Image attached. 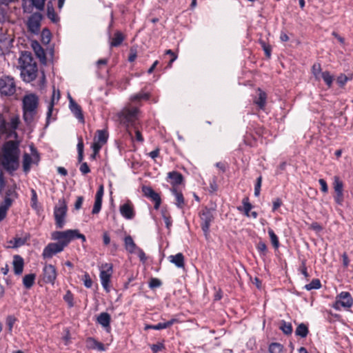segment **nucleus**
I'll list each match as a JSON object with an SVG mask.
<instances>
[{
	"mask_svg": "<svg viewBox=\"0 0 353 353\" xmlns=\"http://www.w3.org/2000/svg\"><path fill=\"white\" fill-rule=\"evenodd\" d=\"M20 149L17 141H6L1 150L0 157L1 164L9 173L16 171L19 166Z\"/></svg>",
	"mask_w": 353,
	"mask_h": 353,
	"instance_id": "nucleus-1",
	"label": "nucleus"
},
{
	"mask_svg": "<svg viewBox=\"0 0 353 353\" xmlns=\"http://www.w3.org/2000/svg\"><path fill=\"white\" fill-rule=\"evenodd\" d=\"M39 101L38 96L33 93L26 94L22 99L23 119L28 126H32L37 119Z\"/></svg>",
	"mask_w": 353,
	"mask_h": 353,
	"instance_id": "nucleus-2",
	"label": "nucleus"
},
{
	"mask_svg": "<svg viewBox=\"0 0 353 353\" xmlns=\"http://www.w3.org/2000/svg\"><path fill=\"white\" fill-rule=\"evenodd\" d=\"M19 63L21 77L25 82L30 83L36 79L38 72L37 65L31 52H23L19 59Z\"/></svg>",
	"mask_w": 353,
	"mask_h": 353,
	"instance_id": "nucleus-3",
	"label": "nucleus"
},
{
	"mask_svg": "<svg viewBox=\"0 0 353 353\" xmlns=\"http://www.w3.org/2000/svg\"><path fill=\"white\" fill-rule=\"evenodd\" d=\"M139 109L137 108H125L115 115V120L123 127L125 128L129 134L130 127H134L138 119Z\"/></svg>",
	"mask_w": 353,
	"mask_h": 353,
	"instance_id": "nucleus-4",
	"label": "nucleus"
},
{
	"mask_svg": "<svg viewBox=\"0 0 353 353\" xmlns=\"http://www.w3.org/2000/svg\"><path fill=\"white\" fill-rule=\"evenodd\" d=\"M19 116L16 114L10 117V121L7 122L3 116L0 113V136L6 135L8 137L14 136L17 137L16 130L20 124Z\"/></svg>",
	"mask_w": 353,
	"mask_h": 353,
	"instance_id": "nucleus-5",
	"label": "nucleus"
},
{
	"mask_svg": "<svg viewBox=\"0 0 353 353\" xmlns=\"http://www.w3.org/2000/svg\"><path fill=\"white\" fill-rule=\"evenodd\" d=\"M68 207L64 199H59L58 204L54 208V217L55 225L58 229H61L65 224Z\"/></svg>",
	"mask_w": 353,
	"mask_h": 353,
	"instance_id": "nucleus-6",
	"label": "nucleus"
},
{
	"mask_svg": "<svg viewBox=\"0 0 353 353\" xmlns=\"http://www.w3.org/2000/svg\"><path fill=\"white\" fill-rule=\"evenodd\" d=\"M14 79L10 76H3L0 78V94L1 96L10 97L16 92Z\"/></svg>",
	"mask_w": 353,
	"mask_h": 353,
	"instance_id": "nucleus-7",
	"label": "nucleus"
},
{
	"mask_svg": "<svg viewBox=\"0 0 353 353\" xmlns=\"http://www.w3.org/2000/svg\"><path fill=\"white\" fill-rule=\"evenodd\" d=\"M99 270L101 285L104 290L108 292L110 291V278L113 272V265L110 263H102L99 267Z\"/></svg>",
	"mask_w": 353,
	"mask_h": 353,
	"instance_id": "nucleus-8",
	"label": "nucleus"
},
{
	"mask_svg": "<svg viewBox=\"0 0 353 353\" xmlns=\"http://www.w3.org/2000/svg\"><path fill=\"white\" fill-rule=\"evenodd\" d=\"M353 305V298L348 292H341L336 297L333 303V308L336 310H341V308L349 309Z\"/></svg>",
	"mask_w": 353,
	"mask_h": 353,
	"instance_id": "nucleus-9",
	"label": "nucleus"
},
{
	"mask_svg": "<svg viewBox=\"0 0 353 353\" xmlns=\"http://www.w3.org/2000/svg\"><path fill=\"white\" fill-rule=\"evenodd\" d=\"M74 234L75 230L55 231L52 233V239L54 241H58L65 248L74 239Z\"/></svg>",
	"mask_w": 353,
	"mask_h": 353,
	"instance_id": "nucleus-10",
	"label": "nucleus"
},
{
	"mask_svg": "<svg viewBox=\"0 0 353 353\" xmlns=\"http://www.w3.org/2000/svg\"><path fill=\"white\" fill-rule=\"evenodd\" d=\"M32 155L25 153L23 156V170L28 173L30 172L32 163L37 164L40 160V157L37 150L34 147L30 148Z\"/></svg>",
	"mask_w": 353,
	"mask_h": 353,
	"instance_id": "nucleus-11",
	"label": "nucleus"
},
{
	"mask_svg": "<svg viewBox=\"0 0 353 353\" xmlns=\"http://www.w3.org/2000/svg\"><path fill=\"white\" fill-rule=\"evenodd\" d=\"M333 188L335 192L334 199L336 203L342 205L344 201L343 183L338 176H334Z\"/></svg>",
	"mask_w": 353,
	"mask_h": 353,
	"instance_id": "nucleus-12",
	"label": "nucleus"
},
{
	"mask_svg": "<svg viewBox=\"0 0 353 353\" xmlns=\"http://www.w3.org/2000/svg\"><path fill=\"white\" fill-rule=\"evenodd\" d=\"M200 216L201 219V226L202 230L203 231L204 234L207 235L209 233L211 223L214 219L212 212L209 208H205L201 212Z\"/></svg>",
	"mask_w": 353,
	"mask_h": 353,
	"instance_id": "nucleus-13",
	"label": "nucleus"
},
{
	"mask_svg": "<svg viewBox=\"0 0 353 353\" xmlns=\"http://www.w3.org/2000/svg\"><path fill=\"white\" fill-rule=\"evenodd\" d=\"M41 19L42 15L39 12L33 13L28 19V30L34 34H38L40 31Z\"/></svg>",
	"mask_w": 353,
	"mask_h": 353,
	"instance_id": "nucleus-14",
	"label": "nucleus"
},
{
	"mask_svg": "<svg viewBox=\"0 0 353 353\" xmlns=\"http://www.w3.org/2000/svg\"><path fill=\"white\" fill-rule=\"evenodd\" d=\"M57 276L56 268L51 264H46L43 269V280L46 283L54 285Z\"/></svg>",
	"mask_w": 353,
	"mask_h": 353,
	"instance_id": "nucleus-15",
	"label": "nucleus"
},
{
	"mask_svg": "<svg viewBox=\"0 0 353 353\" xmlns=\"http://www.w3.org/2000/svg\"><path fill=\"white\" fill-rule=\"evenodd\" d=\"M64 248L59 242L50 243L43 249L42 256L44 259H51L54 255L63 250Z\"/></svg>",
	"mask_w": 353,
	"mask_h": 353,
	"instance_id": "nucleus-16",
	"label": "nucleus"
},
{
	"mask_svg": "<svg viewBox=\"0 0 353 353\" xmlns=\"http://www.w3.org/2000/svg\"><path fill=\"white\" fill-rule=\"evenodd\" d=\"M142 192L145 196L150 199L152 202L154 203V209L158 210L161 203V199L160 195L150 186H143Z\"/></svg>",
	"mask_w": 353,
	"mask_h": 353,
	"instance_id": "nucleus-17",
	"label": "nucleus"
},
{
	"mask_svg": "<svg viewBox=\"0 0 353 353\" xmlns=\"http://www.w3.org/2000/svg\"><path fill=\"white\" fill-rule=\"evenodd\" d=\"M167 181L172 185V188H174L183 183L184 178L180 172L172 171L168 173Z\"/></svg>",
	"mask_w": 353,
	"mask_h": 353,
	"instance_id": "nucleus-18",
	"label": "nucleus"
},
{
	"mask_svg": "<svg viewBox=\"0 0 353 353\" xmlns=\"http://www.w3.org/2000/svg\"><path fill=\"white\" fill-rule=\"evenodd\" d=\"M69 98V107L71 112L74 114L76 118L81 123H84V117L82 113V110L81 107L74 101V99L71 97L70 95L68 96Z\"/></svg>",
	"mask_w": 353,
	"mask_h": 353,
	"instance_id": "nucleus-19",
	"label": "nucleus"
},
{
	"mask_svg": "<svg viewBox=\"0 0 353 353\" xmlns=\"http://www.w3.org/2000/svg\"><path fill=\"white\" fill-rule=\"evenodd\" d=\"M108 137L109 134L107 130H98L96 132V136L94 138L92 144L99 145L101 149L102 146L107 143Z\"/></svg>",
	"mask_w": 353,
	"mask_h": 353,
	"instance_id": "nucleus-20",
	"label": "nucleus"
},
{
	"mask_svg": "<svg viewBox=\"0 0 353 353\" xmlns=\"http://www.w3.org/2000/svg\"><path fill=\"white\" fill-rule=\"evenodd\" d=\"M119 210L121 214L126 219H132L135 215L132 205L130 201L121 205Z\"/></svg>",
	"mask_w": 353,
	"mask_h": 353,
	"instance_id": "nucleus-21",
	"label": "nucleus"
},
{
	"mask_svg": "<svg viewBox=\"0 0 353 353\" xmlns=\"http://www.w3.org/2000/svg\"><path fill=\"white\" fill-rule=\"evenodd\" d=\"M12 264L14 274L16 275H21L24 267L23 259L19 255H14Z\"/></svg>",
	"mask_w": 353,
	"mask_h": 353,
	"instance_id": "nucleus-22",
	"label": "nucleus"
},
{
	"mask_svg": "<svg viewBox=\"0 0 353 353\" xmlns=\"http://www.w3.org/2000/svg\"><path fill=\"white\" fill-rule=\"evenodd\" d=\"M86 347L88 349L97 350L99 351H104L105 350L103 343L97 341L92 337H89L87 339Z\"/></svg>",
	"mask_w": 353,
	"mask_h": 353,
	"instance_id": "nucleus-23",
	"label": "nucleus"
},
{
	"mask_svg": "<svg viewBox=\"0 0 353 353\" xmlns=\"http://www.w3.org/2000/svg\"><path fill=\"white\" fill-rule=\"evenodd\" d=\"M171 192L175 196V204L179 208L182 209L185 205V200L183 195L181 191L178 190V188H171Z\"/></svg>",
	"mask_w": 353,
	"mask_h": 353,
	"instance_id": "nucleus-24",
	"label": "nucleus"
},
{
	"mask_svg": "<svg viewBox=\"0 0 353 353\" xmlns=\"http://www.w3.org/2000/svg\"><path fill=\"white\" fill-rule=\"evenodd\" d=\"M124 245L127 252L130 254H134L136 250L139 248L134 243L132 237L130 235L124 238Z\"/></svg>",
	"mask_w": 353,
	"mask_h": 353,
	"instance_id": "nucleus-25",
	"label": "nucleus"
},
{
	"mask_svg": "<svg viewBox=\"0 0 353 353\" xmlns=\"http://www.w3.org/2000/svg\"><path fill=\"white\" fill-rule=\"evenodd\" d=\"M259 96L255 98L254 103L259 107V109L263 110L266 104L267 95L265 92L260 88L258 89Z\"/></svg>",
	"mask_w": 353,
	"mask_h": 353,
	"instance_id": "nucleus-26",
	"label": "nucleus"
},
{
	"mask_svg": "<svg viewBox=\"0 0 353 353\" xmlns=\"http://www.w3.org/2000/svg\"><path fill=\"white\" fill-rule=\"evenodd\" d=\"M59 98H60L59 91L58 90L57 92L56 93L55 90H54L52 94L50 102L48 106L47 123H48V120L50 119V118L52 115V110H53L54 105V101L55 100L59 101Z\"/></svg>",
	"mask_w": 353,
	"mask_h": 353,
	"instance_id": "nucleus-27",
	"label": "nucleus"
},
{
	"mask_svg": "<svg viewBox=\"0 0 353 353\" xmlns=\"http://www.w3.org/2000/svg\"><path fill=\"white\" fill-rule=\"evenodd\" d=\"M111 317L107 312H101L97 317V322L103 327H110Z\"/></svg>",
	"mask_w": 353,
	"mask_h": 353,
	"instance_id": "nucleus-28",
	"label": "nucleus"
},
{
	"mask_svg": "<svg viewBox=\"0 0 353 353\" xmlns=\"http://www.w3.org/2000/svg\"><path fill=\"white\" fill-rule=\"evenodd\" d=\"M170 261L174 263L177 268L184 267V256L182 253H177L175 255L169 256Z\"/></svg>",
	"mask_w": 353,
	"mask_h": 353,
	"instance_id": "nucleus-29",
	"label": "nucleus"
},
{
	"mask_svg": "<svg viewBox=\"0 0 353 353\" xmlns=\"http://www.w3.org/2000/svg\"><path fill=\"white\" fill-rule=\"evenodd\" d=\"M125 37L121 32H115V33L114 34V37H112V41L110 43V47L112 48L119 46L123 41Z\"/></svg>",
	"mask_w": 353,
	"mask_h": 353,
	"instance_id": "nucleus-30",
	"label": "nucleus"
},
{
	"mask_svg": "<svg viewBox=\"0 0 353 353\" xmlns=\"http://www.w3.org/2000/svg\"><path fill=\"white\" fill-rule=\"evenodd\" d=\"M47 6H48V11H47L48 17L52 22L57 23L59 21V17L54 12L52 1H49Z\"/></svg>",
	"mask_w": 353,
	"mask_h": 353,
	"instance_id": "nucleus-31",
	"label": "nucleus"
},
{
	"mask_svg": "<svg viewBox=\"0 0 353 353\" xmlns=\"http://www.w3.org/2000/svg\"><path fill=\"white\" fill-rule=\"evenodd\" d=\"M36 275L35 274H28L23 276V284L27 289H30L34 283Z\"/></svg>",
	"mask_w": 353,
	"mask_h": 353,
	"instance_id": "nucleus-32",
	"label": "nucleus"
},
{
	"mask_svg": "<svg viewBox=\"0 0 353 353\" xmlns=\"http://www.w3.org/2000/svg\"><path fill=\"white\" fill-rule=\"evenodd\" d=\"M308 332H309L308 327L304 323L299 324L295 330L296 335L299 336L301 338L306 337Z\"/></svg>",
	"mask_w": 353,
	"mask_h": 353,
	"instance_id": "nucleus-33",
	"label": "nucleus"
},
{
	"mask_svg": "<svg viewBox=\"0 0 353 353\" xmlns=\"http://www.w3.org/2000/svg\"><path fill=\"white\" fill-rule=\"evenodd\" d=\"M279 329L287 335L291 334L292 332V325L290 323H288L284 320L280 322Z\"/></svg>",
	"mask_w": 353,
	"mask_h": 353,
	"instance_id": "nucleus-34",
	"label": "nucleus"
},
{
	"mask_svg": "<svg viewBox=\"0 0 353 353\" xmlns=\"http://www.w3.org/2000/svg\"><path fill=\"white\" fill-rule=\"evenodd\" d=\"M268 232L273 247L277 249L280 245L278 236L271 228H268Z\"/></svg>",
	"mask_w": 353,
	"mask_h": 353,
	"instance_id": "nucleus-35",
	"label": "nucleus"
},
{
	"mask_svg": "<svg viewBox=\"0 0 353 353\" xmlns=\"http://www.w3.org/2000/svg\"><path fill=\"white\" fill-rule=\"evenodd\" d=\"M10 41L6 35H0V54H3L9 47Z\"/></svg>",
	"mask_w": 353,
	"mask_h": 353,
	"instance_id": "nucleus-36",
	"label": "nucleus"
},
{
	"mask_svg": "<svg viewBox=\"0 0 353 353\" xmlns=\"http://www.w3.org/2000/svg\"><path fill=\"white\" fill-rule=\"evenodd\" d=\"M321 288V283L319 279H313L310 283L305 285L304 288L307 291L318 290Z\"/></svg>",
	"mask_w": 353,
	"mask_h": 353,
	"instance_id": "nucleus-37",
	"label": "nucleus"
},
{
	"mask_svg": "<svg viewBox=\"0 0 353 353\" xmlns=\"http://www.w3.org/2000/svg\"><path fill=\"white\" fill-rule=\"evenodd\" d=\"M283 346L279 343H272L269 345L270 353H282Z\"/></svg>",
	"mask_w": 353,
	"mask_h": 353,
	"instance_id": "nucleus-38",
	"label": "nucleus"
},
{
	"mask_svg": "<svg viewBox=\"0 0 353 353\" xmlns=\"http://www.w3.org/2000/svg\"><path fill=\"white\" fill-rule=\"evenodd\" d=\"M321 77L322 79H323L324 82L325 83V84L329 87L330 88L332 85V82H333V80H334V77L332 75H331V74L330 73V72L328 71H324L321 73Z\"/></svg>",
	"mask_w": 353,
	"mask_h": 353,
	"instance_id": "nucleus-39",
	"label": "nucleus"
},
{
	"mask_svg": "<svg viewBox=\"0 0 353 353\" xmlns=\"http://www.w3.org/2000/svg\"><path fill=\"white\" fill-rule=\"evenodd\" d=\"M242 203L243 205V210L244 214L247 216H250V212L252 208V204L249 201V199L248 197H245L242 200Z\"/></svg>",
	"mask_w": 353,
	"mask_h": 353,
	"instance_id": "nucleus-40",
	"label": "nucleus"
},
{
	"mask_svg": "<svg viewBox=\"0 0 353 353\" xmlns=\"http://www.w3.org/2000/svg\"><path fill=\"white\" fill-rule=\"evenodd\" d=\"M259 43L265 52V54L268 58L271 57L272 47L270 45L267 44L263 40L260 39Z\"/></svg>",
	"mask_w": 353,
	"mask_h": 353,
	"instance_id": "nucleus-41",
	"label": "nucleus"
},
{
	"mask_svg": "<svg viewBox=\"0 0 353 353\" xmlns=\"http://www.w3.org/2000/svg\"><path fill=\"white\" fill-rule=\"evenodd\" d=\"M16 321H17V319L14 316L9 315V316H7V318H6V325L8 327V332L10 333L12 332V328H13V325L16 323Z\"/></svg>",
	"mask_w": 353,
	"mask_h": 353,
	"instance_id": "nucleus-42",
	"label": "nucleus"
},
{
	"mask_svg": "<svg viewBox=\"0 0 353 353\" xmlns=\"http://www.w3.org/2000/svg\"><path fill=\"white\" fill-rule=\"evenodd\" d=\"M6 197L10 198L12 199H15L18 196V194L16 192L15 186H12L9 188L6 192Z\"/></svg>",
	"mask_w": 353,
	"mask_h": 353,
	"instance_id": "nucleus-43",
	"label": "nucleus"
},
{
	"mask_svg": "<svg viewBox=\"0 0 353 353\" xmlns=\"http://www.w3.org/2000/svg\"><path fill=\"white\" fill-rule=\"evenodd\" d=\"M101 205H102V199H96L95 198V201H94V206H93V208L92 210V213L93 214H98L101 209Z\"/></svg>",
	"mask_w": 353,
	"mask_h": 353,
	"instance_id": "nucleus-44",
	"label": "nucleus"
},
{
	"mask_svg": "<svg viewBox=\"0 0 353 353\" xmlns=\"http://www.w3.org/2000/svg\"><path fill=\"white\" fill-rule=\"evenodd\" d=\"M63 300L68 304L70 307L74 306L73 294L70 290H68L65 294L63 296Z\"/></svg>",
	"mask_w": 353,
	"mask_h": 353,
	"instance_id": "nucleus-45",
	"label": "nucleus"
},
{
	"mask_svg": "<svg viewBox=\"0 0 353 353\" xmlns=\"http://www.w3.org/2000/svg\"><path fill=\"white\" fill-rule=\"evenodd\" d=\"M26 242V239L23 238H14L12 241H10V243H12V248H17L23 245Z\"/></svg>",
	"mask_w": 353,
	"mask_h": 353,
	"instance_id": "nucleus-46",
	"label": "nucleus"
},
{
	"mask_svg": "<svg viewBox=\"0 0 353 353\" xmlns=\"http://www.w3.org/2000/svg\"><path fill=\"white\" fill-rule=\"evenodd\" d=\"M262 183V176L260 175L257 179L254 185V196H259L261 192V188Z\"/></svg>",
	"mask_w": 353,
	"mask_h": 353,
	"instance_id": "nucleus-47",
	"label": "nucleus"
},
{
	"mask_svg": "<svg viewBox=\"0 0 353 353\" xmlns=\"http://www.w3.org/2000/svg\"><path fill=\"white\" fill-rule=\"evenodd\" d=\"M349 80H350V79L349 77H347L345 74H341L337 77L336 81H337V83L339 84V85L340 87L343 88Z\"/></svg>",
	"mask_w": 353,
	"mask_h": 353,
	"instance_id": "nucleus-48",
	"label": "nucleus"
},
{
	"mask_svg": "<svg viewBox=\"0 0 353 353\" xmlns=\"http://www.w3.org/2000/svg\"><path fill=\"white\" fill-rule=\"evenodd\" d=\"M82 281H83V284L85 288H92L93 282L88 273H85V274L83 276Z\"/></svg>",
	"mask_w": 353,
	"mask_h": 353,
	"instance_id": "nucleus-49",
	"label": "nucleus"
},
{
	"mask_svg": "<svg viewBox=\"0 0 353 353\" xmlns=\"http://www.w3.org/2000/svg\"><path fill=\"white\" fill-rule=\"evenodd\" d=\"M37 203H38V199H37V194L36 191L34 189L31 190V207L33 209L37 208Z\"/></svg>",
	"mask_w": 353,
	"mask_h": 353,
	"instance_id": "nucleus-50",
	"label": "nucleus"
},
{
	"mask_svg": "<svg viewBox=\"0 0 353 353\" xmlns=\"http://www.w3.org/2000/svg\"><path fill=\"white\" fill-rule=\"evenodd\" d=\"M149 98H150V94L148 93L140 92V93H138V94H135L134 96H133L132 97V100H133V101H140L142 99L148 100V99H149Z\"/></svg>",
	"mask_w": 353,
	"mask_h": 353,
	"instance_id": "nucleus-51",
	"label": "nucleus"
},
{
	"mask_svg": "<svg viewBox=\"0 0 353 353\" xmlns=\"http://www.w3.org/2000/svg\"><path fill=\"white\" fill-rule=\"evenodd\" d=\"M163 329H165V327H164V325H163V323H159L156 325H146L145 326V330H163Z\"/></svg>",
	"mask_w": 353,
	"mask_h": 353,
	"instance_id": "nucleus-52",
	"label": "nucleus"
},
{
	"mask_svg": "<svg viewBox=\"0 0 353 353\" xmlns=\"http://www.w3.org/2000/svg\"><path fill=\"white\" fill-rule=\"evenodd\" d=\"M256 249L261 254L265 255L267 252V246L263 241H259L258 243Z\"/></svg>",
	"mask_w": 353,
	"mask_h": 353,
	"instance_id": "nucleus-53",
	"label": "nucleus"
},
{
	"mask_svg": "<svg viewBox=\"0 0 353 353\" xmlns=\"http://www.w3.org/2000/svg\"><path fill=\"white\" fill-rule=\"evenodd\" d=\"M161 284H162V283L159 279L152 278L149 282V287L151 289H153V288L160 287L161 285Z\"/></svg>",
	"mask_w": 353,
	"mask_h": 353,
	"instance_id": "nucleus-54",
	"label": "nucleus"
},
{
	"mask_svg": "<svg viewBox=\"0 0 353 353\" xmlns=\"http://www.w3.org/2000/svg\"><path fill=\"white\" fill-rule=\"evenodd\" d=\"M134 254H137V256H139L140 261L142 262V263H145L146 261H147V257H146V255L144 252V251L140 248H138L137 250H136V252Z\"/></svg>",
	"mask_w": 353,
	"mask_h": 353,
	"instance_id": "nucleus-55",
	"label": "nucleus"
},
{
	"mask_svg": "<svg viewBox=\"0 0 353 353\" xmlns=\"http://www.w3.org/2000/svg\"><path fill=\"white\" fill-rule=\"evenodd\" d=\"M151 350L155 353L165 349V345L163 343H157L151 345Z\"/></svg>",
	"mask_w": 353,
	"mask_h": 353,
	"instance_id": "nucleus-56",
	"label": "nucleus"
},
{
	"mask_svg": "<svg viewBox=\"0 0 353 353\" xmlns=\"http://www.w3.org/2000/svg\"><path fill=\"white\" fill-rule=\"evenodd\" d=\"M13 201L14 199L5 196L3 203L0 207L5 209L6 210H8V208L11 206Z\"/></svg>",
	"mask_w": 353,
	"mask_h": 353,
	"instance_id": "nucleus-57",
	"label": "nucleus"
},
{
	"mask_svg": "<svg viewBox=\"0 0 353 353\" xmlns=\"http://www.w3.org/2000/svg\"><path fill=\"white\" fill-rule=\"evenodd\" d=\"M134 128V132H135V140L137 141L138 142H140V143H143V141H144V139L142 136V134L141 132H140V130L137 128L136 125H134V127H133Z\"/></svg>",
	"mask_w": 353,
	"mask_h": 353,
	"instance_id": "nucleus-58",
	"label": "nucleus"
},
{
	"mask_svg": "<svg viewBox=\"0 0 353 353\" xmlns=\"http://www.w3.org/2000/svg\"><path fill=\"white\" fill-rule=\"evenodd\" d=\"M283 204L282 200L280 198H276L272 201V212H275Z\"/></svg>",
	"mask_w": 353,
	"mask_h": 353,
	"instance_id": "nucleus-59",
	"label": "nucleus"
},
{
	"mask_svg": "<svg viewBox=\"0 0 353 353\" xmlns=\"http://www.w3.org/2000/svg\"><path fill=\"white\" fill-rule=\"evenodd\" d=\"M319 183L321 185V190L324 193H327L328 191V186L325 180L323 179H320L319 180Z\"/></svg>",
	"mask_w": 353,
	"mask_h": 353,
	"instance_id": "nucleus-60",
	"label": "nucleus"
},
{
	"mask_svg": "<svg viewBox=\"0 0 353 353\" xmlns=\"http://www.w3.org/2000/svg\"><path fill=\"white\" fill-rule=\"evenodd\" d=\"M79 170L83 174H86L90 172V169L86 162L81 163Z\"/></svg>",
	"mask_w": 353,
	"mask_h": 353,
	"instance_id": "nucleus-61",
	"label": "nucleus"
},
{
	"mask_svg": "<svg viewBox=\"0 0 353 353\" xmlns=\"http://www.w3.org/2000/svg\"><path fill=\"white\" fill-rule=\"evenodd\" d=\"M91 148H92V149L93 150V154L90 156V158L92 159H94L95 157H96V155L101 150V148H100V146L97 145V144H92Z\"/></svg>",
	"mask_w": 353,
	"mask_h": 353,
	"instance_id": "nucleus-62",
	"label": "nucleus"
},
{
	"mask_svg": "<svg viewBox=\"0 0 353 353\" xmlns=\"http://www.w3.org/2000/svg\"><path fill=\"white\" fill-rule=\"evenodd\" d=\"M103 243L105 246L110 243V236L108 232H103Z\"/></svg>",
	"mask_w": 353,
	"mask_h": 353,
	"instance_id": "nucleus-63",
	"label": "nucleus"
},
{
	"mask_svg": "<svg viewBox=\"0 0 353 353\" xmlns=\"http://www.w3.org/2000/svg\"><path fill=\"white\" fill-rule=\"evenodd\" d=\"M218 190V185L216 184V179H213L210 182V191L211 192H214Z\"/></svg>",
	"mask_w": 353,
	"mask_h": 353,
	"instance_id": "nucleus-64",
	"label": "nucleus"
}]
</instances>
